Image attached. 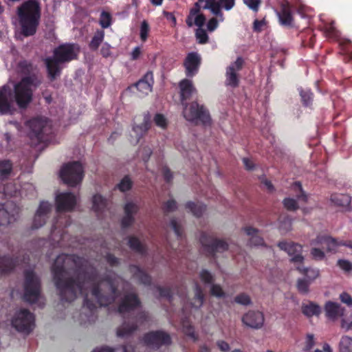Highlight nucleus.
<instances>
[{"label":"nucleus","instance_id":"412c9836","mask_svg":"<svg viewBox=\"0 0 352 352\" xmlns=\"http://www.w3.org/2000/svg\"><path fill=\"white\" fill-rule=\"evenodd\" d=\"M18 69L19 73L23 75V77H36L39 81L40 85L43 82L42 75L39 73L38 68L31 61L23 60L18 63Z\"/></svg>","mask_w":352,"mask_h":352},{"label":"nucleus","instance_id":"052dcab7","mask_svg":"<svg viewBox=\"0 0 352 352\" xmlns=\"http://www.w3.org/2000/svg\"><path fill=\"white\" fill-rule=\"evenodd\" d=\"M195 36L200 44H205L208 41V36L204 29L199 28L196 31Z\"/></svg>","mask_w":352,"mask_h":352},{"label":"nucleus","instance_id":"6e6d98bb","mask_svg":"<svg viewBox=\"0 0 352 352\" xmlns=\"http://www.w3.org/2000/svg\"><path fill=\"white\" fill-rule=\"evenodd\" d=\"M199 278L205 284H212L214 281V276L207 270H202L200 272Z\"/></svg>","mask_w":352,"mask_h":352},{"label":"nucleus","instance_id":"7ed1b4c3","mask_svg":"<svg viewBox=\"0 0 352 352\" xmlns=\"http://www.w3.org/2000/svg\"><path fill=\"white\" fill-rule=\"evenodd\" d=\"M80 51L79 45L74 43H65L55 47L53 56L44 60L49 79L53 81L59 76L63 69L61 65L78 59Z\"/></svg>","mask_w":352,"mask_h":352},{"label":"nucleus","instance_id":"4c0bfd02","mask_svg":"<svg viewBox=\"0 0 352 352\" xmlns=\"http://www.w3.org/2000/svg\"><path fill=\"white\" fill-rule=\"evenodd\" d=\"M194 291V299L195 300V302L192 305V306L196 307L197 309H199L204 304L205 300V295L204 294L201 287L197 283H195Z\"/></svg>","mask_w":352,"mask_h":352},{"label":"nucleus","instance_id":"6e6552de","mask_svg":"<svg viewBox=\"0 0 352 352\" xmlns=\"http://www.w3.org/2000/svg\"><path fill=\"white\" fill-rule=\"evenodd\" d=\"M11 324L17 331L28 335L35 327V317L29 310L21 309L15 312Z\"/></svg>","mask_w":352,"mask_h":352},{"label":"nucleus","instance_id":"13d9d810","mask_svg":"<svg viewBox=\"0 0 352 352\" xmlns=\"http://www.w3.org/2000/svg\"><path fill=\"white\" fill-rule=\"evenodd\" d=\"M210 294L217 298H224L226 293L223 290L222 287L218 284H212L210 288Z\"/></svg>","mask_w":352,"mask_h":352},{"label":"nucleus","instance_id":"9d476101","mask_svg":"<svg viewBox=\"0 0 352 352\" xmlns=\"http://www.w3.org/2000/svg\"><path fill=\"white\" fill-rule=\"evenodd\" d=\"M200 243L208 256L214 257L217 253H221L228 249V243L223 239H218L206 232H202Z\"/></svg>","mask_w":352,"mask_h":352},{"label":"nucleus","instance_id":"f03ea898","mask_svg":"<svg viewBox=\"0 0 352 352\" xmlns=\"http://www.w3.org/2000/svg\"><path fill=\"white\" fill-rule=\"evenodd\" d=\"M179 87L181 103L184 107L183 114L184 118L191 122L197 121L204 125L210 124L211 118L209 111L204 105H200L196 101L189 104L186 102L190 98L192 94L197 91L192 80L187 78L182 80L179 83Z\"/></svg>","mask_w":352,"mask_h":352},{"label":"nucleus","instance_id":"f257e3e1","mask_svg":"<svg viewBox=\"0 0 352 352\" xmlns=\"http://www.w3.org/2000/svg\"><path fill=\"white\" fill-rule=\"evenodd\" d=\"M82 258L76 254H62L55 259L52 266L54 285L60 300L71 302L78 294L85 296L83 309L87 313L80 314V324H91L97 319L96 304L88 298L87 284L91 285V295L100 307H107L116 299L118 287L109 276L98 278V273L94 269L89 272L82 268Z\"/></svg>","mask_w":352,"mask_h":352},{"label":"nucleus","instance_id":"680f3d73","mask_svg":"<svg viewBox=\"0 0 352 352\" xmlns=\"http://www.w3.org/2000/svg\"><path fill=\"white\" fill-rule=\"evenodd\" d=\"M154 122L157 126L166 129L167 126V120L164 115L157 113L154 117Z\"/></svg>","mask_w":352,"mask_h":352},{"label":"nucleus","instance_id":"69168bd1","mask_svg":"<svg viewBox=\"0 0 352 352\" xmlns=\"http://www.w3.org/2000/svg\"><path fill=\"white\" fill-rule=\"evenodd\" d=\"M243 3L254 12H257L261 5V0H243Z\"/></svg>","mask_w":352,"mask_h":352},{"label":"nucleus","instance_id":"864d4df0","mask_svg":"<svg viewBox=\"0 0 352 352\" xmlns=\"http://www.w3.org/2000/svg\"><path fill=\"white\" fill-rule=\"evenodd\" d=\"M234 302L242 305H249L252 303L250 297L245 293H241L235 296Z\"/></svg>","mask_w":352,"mask_h":352},{"label":"nucleus","instance_id":"c9c22d12","mask_svg":"<svg viewBox=\"0 0 352 352\" xmlns=\"http://www.w3.org/2000/svg\"><path fill=\"white\" fill-rule=\"evenodd\" d=\"M132 345H121L117 347H109L107 346L97 348L93 352H133Z\"/></svg>","mask_w":352,"mask_h":352},{"label":"nucleus","instance_id":"49530a36","mask_svg":"<svg viewBox=\"0 0 352 352\" xmlns=\"http://www.w3.org/2000/svg\"><path fill=\"white\" fill-rule=\"evenodd\" d=\"M133 182L129 175L124 176L116 185V188L121 192H124L131 189Z\"/></svg>","mask_w":352,"mask_h":352},{"label":"nucleus","instance_id":"473e14b6","mask_svg":"<svg viewBox=\"0 0 352 352\" xmlns=\"http://www.w3.org/2000/svg\"><path fill=\"white\" fill-rule=\"evenodd\" d=\"M93 210L99 217L107 207V200L100 195H95L92 199Z\"/></svg>","mask_w":352,"mask_h":352},{"label":"nucleus","instance_id":"4d7b16f0","mask_svg":"<svg viewBox=\"0 0 352 352\" xmlns=\"http://www.w3.org/2000/svg\"><path fill=\"white\" fill-rule=\"evenodd\" d=\"M177 208V202L174 199H169L162 206L163 212L166 214L176 210Z\"/></svg>","mask_w":352,"mask_h":352},{"label":"nucleus","instance_id":"2eb2a0df","mask_svg":"<svg viewBox=\"0 0 352 352\" xmlns=\"http://www.w3.org/2000/svg\"><path fill=\"white\" fill-rule=\"evenodd\" d=\"M76 204V197L72 192H61L56 197V211L70 212Z\"/></svg>","mask_w":352,"mask_h":352},{"label":"nucleus","instance_id":"a18cd8bd","mask_svg":"<svg viewBox=\"0 0 352 352\" xmlns=\"http://www.w3.org/2000/svg\"><path fill=\"white\" fill-rule=\"evenodd\" d=\"M311 283L306 278H298L296 280V288L298 292L302 295L307 294L309 292V286Z\"/></svg>","mask_w":352,"mask_h":352},{"label":"nucleus","instance_id":"cd10ccee","mask_svg":"<svg viewBox=\"0 0 352 352\" xmlns=\"http://www.w3.org/2000/svg\"><path fill=\"white\" fill-rule=\"evenodd\" d=\"M326 316L331 319H335L344 314V309L337 303L328 301L324 306Z\"/></svg>","mask_w":352,"mask_h":352},{"label":"nucleus","instance_id":"6ab92c4d","mask_svg":"<svg viewBox=\"0 0 352 352\" xmlns=\"http://www.w3.org/2000/svg\"><path fill=\"white\" fill-rule=\"evenodd\" d=\"M140 207L136 204L129 201L124 206V215L121 219L122 229H127L135 223V215L138 212Z\"/></svg>","mask_w":352,"mask_h":352},{"label":"nucleus","instance_id":"5701e85b","mask_svg":"<svg viewBox=\"0 0 352 352\" xmlns=\"http://www.w3.org/2000/svg\"><path fill=\"white\" fill-rule=\"evenodd\" d=\"M129 269L133 277L135 278L140 284L145 286L151 285V276L142 270L140 266L137 265H130Z\"/></svg>","mask_w":352,"mask_h":352},{"label":"nucleus","instance_id":"e2e57ef3","mask_svg":"<svg viewBox=\"0 0 352 352\" xmlns=\"http://www.w3.org/2000/svg\"><path fill=\"white\" fill-rule=\"evenodd\" d=\"M170 226L177 237H182L183 234V229L175 218L170 220Z\"/></svg>","mask_w":352,"mask_h":352},{"label":"nucleus","instance_id":"72a5a7b5","mask_svg":"<svg viewBox=\"0 0 352 352\" xmlns=\"http://www.w3.org/2000/svg\"><path fill=\"white\" fill-rule=\"evenodd\" d=\"M302 312L307 317L319 316L321 313V308L318 305L309 302L308 304L302 305Z\"/></svg>","mask_w":352,"mask_h":352},{"label":"nucleus","instance_id":"c756f323","mask_svg":"<svg viewBox=\"0 0 352 352\" xmlns=\"http://www.w3.org/2000/svg\"><path fill=\"white\" fill-rule=\"evenodd\" d=\"M128 245L131 250L141 255H146L147 253L146 245L143 244L137 236H130L128 239Z\"/></svg>","mask_w":352,"mask_h":352},{"label":"nucleus","instance_id":"603ef678","mask_svg":"<svg viewBox=\"0 0 352 352\" xmlns=\"http://www.w3.org/2000/svg\"><path fill=\"white\" fill-rule=\"evenodd\" d=\"M293 187H294V190L296 192H298V193L296 194V197L299 200H302L304 202H307V195H306V193L303 190L300 182H294V184H293Z\"/></svg>","mask_w":352,"mask_h":352},{"label":"nucleus","instance_id":"ea45409f","mask_svg":"<svg viewBox=\"0 0 352 352\" xmlns=\"http://www.w3.org/2000/svg\"><path fill=\"white\" fill-rule=\"evenodd\" d=\"M12 170V164L10 160H0V180L7 179Z\"/></svg>","mask_w":352,"mask_h":352},{"label":"nucleus","instance_id":"a19ab883","mask_svg":"<svg viewBox=\"0 0 352 352\" xmlns=\"http://www.w3.org/2000/svg\"><path fill=\"white\" fill-rule=\"evenodd\" d=\"M59 222H60V223H64L63 227L66 228V227L69 226L70 224L69 219L67 218V217H64V218L60 217L52 225L51 234L53 236L56 234V232H58V233H60V240H62L63 239L64 231L60 229V226L58 225Z\"/></svg>","mask_w":352,"mask_h":352},{"label":"nucleus","instance_id":"0e129e2a","mask_svg":"<svg viewBox=\"0 0 352 352\" xmlns=\"http://www.w3.org/2000/svg\"><path fill=\"white\" fill-rule=\"evenodd\" d=\"M3 193L6 195L13 197L16 194L15 186L11 183L7 184L3 187Z\"/></svg>","mask_w":352,"mask_h":352},{"label":"nucleus","instance_id":"f3484780","mask_svg":"<svg viewBox=\"0 0 352 352\" xmlns=\"http://www.w3.org/2000/svg\"><path fill=\"white\" fill-rule=\"evenodd\" d=\"M241 320L245 326L258 329L263 326L265 318L263 312L250 310L242 316Z\"/></svg>","mask_w":352,"mask_h":352},{"label":"nucleus","instance_id":"bf43d9fd","mask_svg":"<svg viewBox=\"0 0 352 352\" xmlns=\"http://www.w3.org/2000/svg\"><path fill=\"white\" fill-rule=\"evenodd\" d=\"M150 27L148 22L144 20L140 26V38L142 41L145 42L147 40Z\"/></svg>","mask_w":352,"mask_h":352},{"label":"nucleus","instance_id":"aec40b11","mask_svg":"<svg viewBox=\"0 0 352 352\" xmlns=\"http://www.w3.org/2000/svg\"><path fill=\"white\" fill-rule=\"evenodd\" d=\"M12 90L11 87L5 85L0 87V114L5 115L11 112L12 102Z\"/></svg>","mask_w":352,"mask_h":352},{"label":"nucleus","instance_id":"2f4dec72","mask_svg":"<svg viewBox=\"0 0 352 352\" xmlns=\"http://www.w3.org/2000/svg\"><path fill=\"white\" fill-rule=\"evenodd\" d=\"M226 85L227 86H230L233 88L239 86V78L237 72L235 71V67L233 66H228L226 69Z\"/></svg>","mask_w":352,"mask_h":352},{"label":"nucleus","instance_id":"4be33fe9","mask_svg":"<svg viewBox=\"0 0 352 352\" xmlns=\"http://www.w3.org/2000/svg\"><path fill=\"white\" fill-rule=\"evenodd\" d=\"M344 241H338L336 239L328 235H318L316 238L311 241V245L325 244L327 252H335L338 247L343 246L342 244Z\"/></svg>","mask_w":352,"mask_h":352},{"label":"nucleus","instance_id":"37998d69","mask_svg":"<svg viewBox=\"0 0 352 352\" xmlns=\"http://www.w3.org/2000/svg\"><path fill=\"white\" fill-rule=\"evenodd\" d=\"M204 9H208L211 12L219 19V21H223L224 20L223 13L221 11V4L219 1H214L209 6H204Z\"/></svg>","mask_w":352,"mask_h":352},{"label":"nucleus","instance_id":"1a4fd4ad","mask_svg":"<svg viewBox=\"0 0 352 352\" xmlns=\"http://www.w3.org/2000/svg\"><path fill=\"white\" fill-rule=\"evenodd\" d=\"M60 176L64 183L74 187L81 182L84 177L82 166L79 162H69L62 167Z\"/></svg>","mask_w":352,"mask_h":352},{"label":"nucleus","instance_id":"3c124183","mask_svg":"<svg viewBox=\"0 0 352 352\" xmlns=\"http://www.w3.org/2000/svg\"><path fill=\"white\" fill-rule=\"evenodd\" d=\"M155 288L159 292L160 297L167 298L170 302L172 301L173 293L170 287L157 285Z\"/></svg>","mask_w":352,"mask_h":352},{"label":"nucleus","instance_id":"393cba45","mask_svg":"<svg viewBox=\"0 0 352 352\" xmlns=\"http://www.w3.org/2000/svg\"><path fill=\"white\" fill-rule=\"evenodd\" d=\"M280 23L285 26H290L293 22L291 8L288 3L281 5L280 10L278 12Z\"/></svg>","mask_w":352,"mask_h":352},{"label":"nucleus","instance_id":"338daca9","mask_svg":"<svg viewBox=\"0 0 352 352\" xmlns=\"http://www.w3.org/2000/svg\"><path fill=\"white\" fill-rule=\"evenodd\" d=\"M311 254L312 257L317 261H321L324 259L325 256L324 252L322 250L316 248H311Z\"/></svg>","mask_w":352,"mask_h":352},{"label":"nucleus","instance_id":"39448f33","mask_svg":"<svg viewBox=\"0 0 352 352\" xmlns=\"http://www.w3.org/2000/svg\"><path fill=\"white\" fill-rule=\"evenodd\" d=\"M39 80L33 77H22L14 85L12 100L20 109H26L33 99L34 91L40 87Z\"/></svg>","mask_w":352,"mask_h":352},{"label":"nucleus","instance_id":"5fc2aeb1","mask_svg":"<svg viewBox=\"0 0 352 352\" xmlns=\"http://www.w3.org/2000/svg\"><path fill=\"white\" fill-rule=\"evenodd\" d=\"M284 207L289 211H296L298 209L297 201L292 198H285L283 201Z\"/></svg>","mask_w":352,"mask_h":352},{"label":"nucleus","instance_id":"09e8293b","mask_svg":"<svg viewBox=\"0 0 352 352\" xmlns=\"http://www.w3.org/2000/svg\"><path fill=\"white\" fill-rule=\"evenodd\" d=\"M340 352H352V338L349 336H342L340 342Z\"/></svg>","mask_w":352,"mask_h":352},{"label":"nucleus","instance_id":"79ce46f5","mask_svg":"<svg viewBox=\"0 0 352 352\" xmlns=\"http://www.w3.org/2000/svg\"><path fill=\"white\" fill-rule=\"evenodd\" d=\"M15 219L14 214L9 213L3 206H0V226H8Z\"/></svg>","mask_w":352,"mask_h":352},{"label":"nucleus","instance_id":"4468645a","mask_svg":"<svg viewBox=\"0 0 352 352\" xmlns=\"http://www.w3.org/2000/svg\"><path fill=\"white\" fill-rule=\"evenodd\" d=\"M140 305L141 300L138 295L135 292H129L122 298L118 307V311L120 314H124L135 310Z\"/></svg>","mask_w":352,"mask_h":352},{"label":"nucleus","instance_id":"423d86ee","mask_svg":"<svg viewBox=\"0 0 352 352\" xmlns=\"http://www.w3.org/2000/svg\"><path fill=\"white\" fill-rule=\"evenodd\" d=\"M26 125L30 129V138L37 143L48 142L53 138L52 124L47 118H33L27 122Z\"/></svg>","mask_w":352,"mask_h":352},{"label":"nucleus","instance_id":"a211bd4d","mask_svg":"<svg viewBox=\"0 0 352 352\" xmlns=\"http://www.w3.org/2000/svg\"><path fill=\"white\" fill-rule=\"evenodd\" d=\"M51 210L52 205L48 201H41L34 215L32 228L38 229L45 225Z\"/></svg>","mask_w":352,"mask_h":352},{"label":"nucleus","instance_id":"ddd939ff","mask_svg":"<svg viewBox=\"0 0 352 352\" xmlns=\"http://www.w3.org/2000/svg\"><path fill=\"white\" fill-rule=\"evenodd\" d=\"M278 247L292 256L290 259L292 263H303L305 258L302 255V246L301 245L294 242L280 241L278 243Z\"/></svg>","mask_w":352,"mask_h":352},{"label":"nucleus","instance_id":"a878e982","mask_svg":"<svg viewBox=\"0 0 352 352\" xmlns=\"http://www.w3.org/2000/svg\"><path fill=\"white\" fill-rule=\"evenodd\" d=\"M151 126V116L148 113L144 116L143 122L140 125H134L133 126V131L137 135V142L147 133Z\"/></svg>","mask_w":352,"mask_h":352},{"label":"nucleus","instance_id":"de8ad7c7","mask_svg":"<svg viewBox=\"0 0 352 352\" xmlns=\"http://www.w3.org/2000/svg\"><path fill=\"white\" fill-rule=\"evenodd\" d=\"M112 23V16L111 14L106 11H102L100 15L99 24L100 25L105 29L111 26Z\"/></svg>","mask_w":352,"mask_h":352},{"label":"nucleus","instance_id":"b1692460","mask_svg":"<svg viewBox=\"0 0 352 352\" xmlns=\"http://www.w3.org/2000/svg\"><path fill=\"white\" fill-rule=\"evenodd\" d=\"M153 83V74L151 71H148L133 86L142 94H148L152 91Z\"/></svg>","mask_w":352,"mask_h":352},{"label":"nucleus","instance_id":"bb28decb","mask_svg":"<svg viewBox=\"0 0 352 352\" xmlns=\"http://www.w3.org/2000/svg\"><path fill=\"white\" fill-rule=\"evenodd\" d=\"M247 235L250 236L249 245L250 246H264L267 247L263 237L258 234V230L252 227H245L243 228Z\"/></svg>","mask_w":352,"mask_h":352},{"label":"nucleus","instance_id":"dca6fc26","mask_svg":"<svg viewBox=\"0 0 352 352\" xmlns=\"http://www.w3.org/2000/svg\"><path fill=\"white\" fill-rule=\"evenodd\" d=\"M201 63V56L197 52H190L184 61L185 74L188 78H192L199 72Z\"/></svg>","mask_w":352,"mask_h":352},{"label":"nucleus","instance_id":"f704fd0d","mask_svg":"<svg viewBox=\"0 0 352 352\" xmlns=\"http://www.w3.org/2000/svg\"><path fill=\"white\" fill-rule=\"evenodd\" d=\"M185 207L197 217H200L206 210V205L201 203H195L192 201L187 202Z\"/></svg>","mask_w":352,"mask_h":352},{"label":"nucleus","instance_id":"774afa93","mask_svg":"<svg viewBox=\"0 0 352 352\" xmlns=\"http://www.w3.org/2000/svg\"><path fill=\"white\" fill-rule=\"evenodd\" d=\"M322 30L327 36H333L336 32V28L334 27V23L331 22L330 23L325 24L322 28Z\"/></svg>","mask_w":352,"mask_h":352},{"label":"nucleus","instance_id":"0eeeda50","mask_svg":"<svg viewBox=\"0 0 352 352\" xmlns=\"http://www.w3.org/2000/svg\"><path fill=\"white\" fill-rule=\"evenodd\" d=\"M23 289L24 301L31 304L38 301L41 291V281L39 276L32 270L24 272Z\"/></svg>","mask_w":352,"mask_h":352},{"label":"nucleus","instance_id":"e433bc0d","mask_svg":"<svg viewBox=\"0 0 352 352\" xmlns=\"http://www.w3.org/2000/svg\"><path fill=\"white\" fill-rule=\"evenodd\" d=\"M104 38V32L102 30H97L91 41L89 43V47L92 51H96Z\"/></svg>","mask_w":352,"mask_h":352},{"label":"nucleus","instance_id":"7c9ffc66","mask_svg":"<svg viewBox=\"0 0 352 352\" xmlns=\"http://www.w3.org/2000/svg\"><path fill=\"white\" fill-rule=\"evenodd\" d=\"M296 270L305 276L304 278H306L311 283L320 276V270L318 268L306 267L299 265L296 267Z\"/></svg>","mask_w":352,"mask_h":352},{"label":"nucleus","instance_id":"c03bdc74","mask_svg":"<svg viewBox=\"0 0 352 352\" xmlns=\"http://www.w3.org/2000/svg\"><path fill=\"white\" fill-rule=\"evenodd\" d=\"M301 102L305 107H310L312 104L314 99V94L310 89L300 90Z\"/></svg>","mask_w":352,"mask_h":352},{"label":"nucleus","instance_id":"f8f14e48","mask_svg":"<svg viewBox=\"0 0 352 352\" xmlns=\"http://www.w3.org/2000/svg\"><path fill=\"white\" fill-rule=\"evenodd\" d=\"M143 341L146 345L155 349L163 346H168L172 344L170 335L163 330L151 331L145 333Z\"/></svg>","mask_w":352,"mask_h":352},{"label":"nucleus","instance_id":"20e7f679","mask_svg":"<svg viewBox=\"0 0 352 352\" xmlns=\"http://www.w3.org/2000/svg\"><path fill=\"white\" fill-rule=\"evenodd\" d=\"M21 34L25 37L36 34L41 17V3L38 0H27L16 10Z\"/></svg>","mask_w":352,"mask_h":352},{"label":"nucleus","instance_id":"8fccbe9b","mask_svg":"<svg viewBox=\"0 0 352 352\" xmlns=\"http://www.w3.org/2000/svg\"><path fill=\"white\" fill-rule=\"evenodd\" d=\"M200 12V6L199 2L195 3L193 8H192L190 10L189 14L186 17V23L188 27H192L193 25V18L195 15L199 14Z\"/></svg>","mask_w":352,"mask_h":352},{"label":"nucleus","instance_id":"9b49d317","mask_svg":"<svg viewBox=\"0 0 352 352\" xmlns=\"http://www.w3.org/2000/svg\"><path fill=\"white\" fill-rule=\"evenodd\" d=\"M150 320L149 314L142 311L137 314L135 320L132 322L124 321L117 329V336L120 338H126L132 335L138 330L139 326H142Z\"/></svg>","mask_w":352,"mask_h":352},{"label":"nucleus","instance_id":"58836bf2","mask_svg":"<svg viewBox=\"0 0 352 352\" xmlns=\"http://www.w3.org/2000/svg\"><path fill=\"white\" fill-rule=\"evenodd\" d=\"M331 201L336 206H346L351 202V197L346 194H333L331 196Z\"/></svg>","mask_w":352,"mask_h":352},{"label":"nucleus","instance_id":"c85d7f7f","mask_svg":"<svg viewBox=\"0 0 352 352\" xmlns=\"http://www.w3.org/2000/svg\"><path fill=\"white\" fill-rule=\"evenodd\" d=\"M16 265V259L10 256H0V275L12 272Z\"/></svg>","mask_w":352,"mask_h":352}]
</instances>
